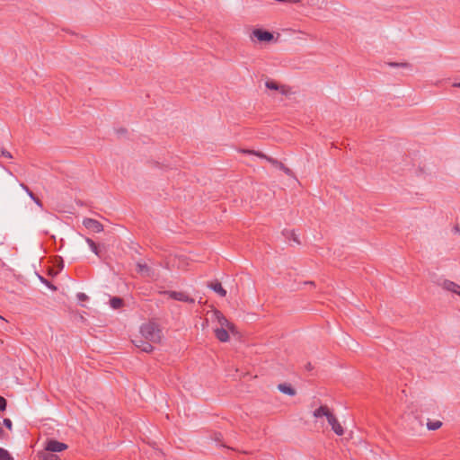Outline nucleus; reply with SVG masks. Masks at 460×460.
<instances>
[{
	"instance_id": "9d476101",
	"label": "nucleus",
	"mask_w": 460,
	"mask_h": 460,
	"mask_svg": "<svg viewBox=\"0 0 460 460\" xmlns=\"http://www.w3.org/2000/svg\"><path fill=\"white\" fill-rule=\"evenodd\" d=\"M209 287L220 296L224 297L226 296V290L222 287L220 282L214 281L209 284Z\"/></svg>"
},
{
	"instance_id": "2eb2a0df",
	"label": "nucleus",
	"mask_w": 460,
	"mask_h": 460,
	"mask_svg": "<svg viewBox=\"0 0 460 460\" xmlns=\"http://www.w3.org/2000/svg\"><path fill=\"white\" fill-rule=\"evenodd\" d=\"M22 187L23 190H25V191L28 193V195L33 199V201L39 206V207H42V202L40 201V199L39 198H37L33 192L31 190H30V189L24 185V184H22Z\"/></svg>"
},
{
	"instance_id": "ddd939ff",
	"label": "nucleus",
	"mask_w": 460,
	"mask_h": 460,
	"mask_svg": "<svg viewBox=\"0 0 460 460\" xmlns=\"http://www.w3.org/2000/svg\"><path fill=\"white\" fill-rule=\"evenodd\" d=\"M38 457L39 460H61L58 456L48 452H39Z\"/></svg>"
},
{
	"instance_id": "f257e3e1",
	"label": "nucleus",
	"mask_w": 460,
	"mask_h": 460,
	"mask_svg": "<svg viewBox=\"0 0 460 460\" xmlns=\"http://www.w3.org/2000/svg\"><path fill=\"white\" fill-rule=\"evenodd\" d=\"M131 341L141 351L151 353L154 350L153 344L162 341V331L155 323L148 322L142 324L139 335H135Z\"/></svg>"
},
{
	"instance_id": "dca6fc26",
	"label": "nucleus",
	"mask_w": 460,
	"mask_h": 460,
	"mask_svg": "<svg viewBox=\"0 0 460 460\" xmlns=\"http://www.w3.org/2000/svg\"><path fill=\"white\" fill-rule=\"evenodd\" d=\"M110 305L114 309H119L123 306L124 303L123 300L119 297H112L110 300Z\"/></svg>"
},
{
	"instance_id": "f8f14e48",
	"label": "nucleus",
	"mask_w": 460,
	"mask_h": 460,
	"mask_svg": "<svg viewBox=\"0 0 460 460\" xmlns=\"http://www.w3.org/2000/svg\"><path fill=\"white\" fill-rule=\"evenodd\" d=\"M278 388L283 394H288L291 396L296 394V390L288 384H279L278 385Z\"/></svg>"
},
{
	"instance_id": "423d86ee",
	"label": "nucleus",
	"mask_w": 460,
	"mask_h": 460,
	"mask_svg": "<svg viewBox=\"0 0 460 460\" xmlns=\"http://www.w3.org/2000/svg\"><path fill=\"white\" fill-rule=\"evenodd\" d=\"M252 35L260 41H270L273 39V35L270 32L261 29L254 30Z\"/></svg>"
},
{
	"instance_id": "b1692460",
	"label": "nucleus",
	"mask_w": 460,
	"mask_h": 460,
	"mask_svg": "<svg viewBox=\"0 0 460 460\" xmlns=\"http://www.w3.org/2000/svg\"><path fill=\"white\" fill-rule=\"evenodd\" d=\"M138 267H139V270H140V271H143V270H144V268H145V267H143L141 264H138Z\"/></svg>"
},
{
	"instance_id": "f03ea898",
	"label": "nucleus",
	"mask_w": 460,
	"mask_h": 460,
	"mask_svg": "<svg viewBox=\"0 0 460 460\" xmlns=\"http://www.w3.org/2000/svg\"><path fill=\"white\" fill-rule=\"evenodd\" d=\"M214 315L217 321V324L214 327V333L216 338L221 342L229 341L230 333H237L235 325L227 320L219 311H215Z\"/></svg>"
},
{
	"instance_id": "1a4fd4ad",
	"label": "nucleus",
	"mask_w": 460,
	"mask_h": 460,
	"mask_svg": "<svg viewBox=\"0 0 460 460\" xmlns=\"http://www.w3.org/2000/svg\"><path fill=\"white\" fill-rule=\"evenodd\" d=\"M170 296L175 300L182 301V302H188V303H194V299L190 298L186 293L184 292H171Z\"/></svg>"
},
{
	"instance_id": "4468645a",
	"label": "nucleus",
	"mask_w": 460,
	"mask_h": 460,
	"mask_svg": "<svg viewBox=\"0 0 460 460\" xmlns=\"http://www.w3.org/2000/svg\"><path fill=\"white\" fill-rule=\"evenodd\" d=\"M241 153L243 154H250V155H254L260 158H263V159H266L267 161L272 163L273 160L270 157H268L266 155H264L263 153L261 152H259V151H253V150H248V149H241L240 150Z\"/></svg>"
},
{
	"instance_id": "f3484780",
	"label": "nucleus",
	"mask_w": 460,
	"mask_h": 460,
	"mask_svg": "<svg viewBox=\"0 0 460 460\" xmlns=\"http://www.w3.org/2000/svg\"><path fill=\"white\" fill-rule=\"evenodd\" d=\"M442 426V422L438 420H429L427 422V427L429 430H437Z\"/></svg>"
},
{
	"instance_id": "a211bd4d",
	"label": "nucleus",
	"mask_w": 460,
	"mask_h": 460,
	"mask_svg": "<svg viewBox=\"0 0 460 460\" xmlns=\"http://www.w3.org/2000/svg\"><path fill=\"white\" fill-rule=\"evenodd\" d=\"M0 460H13V458L6 449L0 447Z\"/></svg>"
},
{
	"instance_id": "7ed1b4c3",
	"label": "nucleus",
	"mask_w": 460,
	"mask_h": 460,
	"mask_svg": "<svg viewBox=\"0 0 460 460\" xmlns=\"http://www.w3.org/2000/svg\"><path fill=\"white\" fill-rule=\"evenodd\" d=\"M68 446L55 439H49L45 445V451L48 453L62 452L67 449Z\"/></svg>"
},
{
	"instance_id": "9b49d317",
	"label": "nucleus",
	"mask_w": 460,
	"mask_h": 460,
	"mask_svg": "<svg viewBox=\"0 0 460 460\" xmlns=\"http://www.w3.org/2000/svg\"><path fill=\"white\" fill-rule=\"evenodd\" d=\"M443 287L447 290L451 291V292L456 293L458 296H460V286L459 285H457L452 281H445L443 284Z\"/></svg>"
},
{
	"instance_id": "39448f33",
	"label": "nucleus",
	"mask_w": 460,
	"mask_h": 460,
	"mask_svg": "<svg viewBox=\"0 0 460 460\" xmlns=\"http://www.w3.org/2000/svg\"><path fill=\"white\" fill-rule=\"evenodd\" d=\"M328 422L332 426V429L335 434L338 436H342L344 434V429L334 414L330 416Z\"/></svg>"
},
{
	"instance_id": "4be33fe9",
	"label": "nucleus",
	"mask_w": 460,
	"mask_h": 460,
	"mask_svg": "<svg viewBox=\"0 0 460 460\" xmlns=\"http://www.w3.org/2000/svg\"><path fill=\"white\" fill-rule=\"evenodd\" d=\"M78 296L82 300H84L86 298V296L84 294H79Z\"/></svg>"
},
{
	"instance_id": "6e6552de",
	"label": "nucleus",
	"mask_w": 460,
	"mask_h": 460,
	"mask_svg": "<svg viewBox=\"0 0 460 460\" xmlns=\"http://www.w3.org/2000/svg\"><path fill=\"white\" fill-rule=\"evenodd\" d=\"M266 86L271 90H279L284 94H288L290 92L289 87L286 85H279V84L275 81H268L266 83Z\"/></svg>"
},
{
	"instance_id": "5701e85b",
	"label": "nucleus",
	"mask_w": 460,
	"mask_h": 460,
	"mask_svg": "<svg viewBox=\"0 0 460 460\" xmlns=\"http://www.w3.org/2000/svg\"><path fill=\"white\" fill-rule=\"evenodd\" d=\"M3 155L6 157H11V155L9 152H4Z\"/></svg>"
},
{
	"instance_id": "412c9836",
	"label": "nucleus",
	"mask_w": 460,
	"mask_h": 460,
	"mask_svg": "<svg viewBox=\"0 0 460 460\" xmlns=\"http://www.w3.org/2000/svg\"><path fill=\"white\" fill-rule=\"evenodd\" d=\"M4 425L8 429H12V421L9 419H4Z\"/></svg>"
},
{
	"instance_id": "6ab92c4d",
	"label": "nucleus",
	"mask_w": 460,
	"mask_h": 460,
	"mask_svg": "<svg viewBox=\"0 0 460 460\" xmlns=\"http://www.w3.org/2000/svg\"><path fill=\"white\" fill-rule=\"evenodd\" d=\"M87 243L89 244L91 250L96 254H99V250L97 244L90 238L86 239Z\"/></svg>"
},
{
	"instance_id": "20e7f679",
	"label": "nucleus",
	"mask_w": 460,
	"mask_h": 460,
	"mask_svg": "<svg viewBox=\"0 0 460 460\" xmlns=\"http://www.w3.org/2000/svg\"><path fill=\"white\" fill-rule=\"evenodd\" d=\"M83 224L87 229L94 233H100L103 230L102 225L95 219L86 218L84 220Z\"/></svg>"
},
{
	"instance_id": "393cba45",
	"label": "nucleus",
	"mask_w": 460,
	"mask_h": 460,
	"mask_svg": "<svg viewBox=\"0 0 460 460\" xmlns=\"http://www.w3.org/2000/svg\"><path fill=\"white\" fill-rule=\"evenodd\" d=\"M2 433H3V430H2V429L0 428V437L2 436Z\"/></svg>"
},
{
	"instance_id": "0eeeda50",
	"label": "nucleus",
	"mask_w": 460,
	"mask_h": 460,
	"mask_svg": "<svg viewBox=\"0 0 460 460\" xmlns=\"http://www.w3.org/2000/svg\"><path fill=\"white\" fill-rule=\"evenodd\" d=\"M332 414L333 413L332 412V411L326 405H322L314 411V416L315 418H320V417L324 416V417H326L327 420H329L330 416H332Z\"/></svg>"
},
{
	"instance_id": "aec40b11",
	"label": "nucleus",
	"mask_w": 460,
	"mask_h": 460,
	"mask_svg": "<svg viewBox=\"0 0 460 460\" xmlns=\"http://www.w3.org/2000/svg\"><path fill=\"white\" fill-rule=\"evenodd\" d=\"M6 407V400L0 396V411H4Z\"/></svg>"
}]
</instances>
